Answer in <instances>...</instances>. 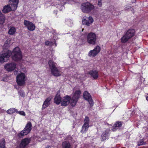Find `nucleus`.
<instances>
[{
	"label": "nucleus",
	"mask_w": 148,
	"mask_h": 148,
	"mask_svg": "<svg viewBox=\"0 0 148 148\" xmlns=\"http://www.w3.org/2000/svg\"><path fill=\"white\" fill-rule=\"evenodd\" d=\"M108 136V132H104L103 133L101 136V140L103 141L106 140Z\"/></svg>",
	"instance_id": "nucleus-32"
},
{
	"label": "nucleus",
	"mask_w": 148,
	"mask_h": 148,
	"mask_svg": "<svg viewBox=\"0 0 148 148\" xmlns=\"http://www.w3.org/2000/svg\"><path fill=\"white\" fill-rule=\"evenodd\" d=\"M89 127V125H83L82 127V130L81 132L82 133H84L85 132L87 131Z\"/></svg>",
	"instance_id": "nucleus-29"
},
{
	"label": "nucleus",
	"mask_w": 148,
	"mask_h": 148,
	"mask_svg": "<svg viewBox=\"0 0 148 148\" xmlns=\"http://www.w3.org/2000/svg\"><path fill=\"white\" fill-rule=\"evenodd\" d=\"M137 144L139 146L145 145V143L144 141L143 140H140L137 142Z\"/></svg>",
	"instance_id": "nucleus-35"
},
{
	"label": "nucleus",
	"mask_w": 148,
	"mask_h": 148,
	"mask_svg": "<svg viewBox=\"0 0 148 148\" xmlns=\"http://www.w3.org/2000/svg\"><path fill=\"white\" fill-rule=\"evenodd\" d=\"M16 32V28L14 27H11L9 29L8 34L10 35H13Z\"/></svg>",
	"instance_id": "nucleus-25"
},
{
	"label": "nucleus",
	"mask_w": 148,
	"mask_h": 148,
	"mask_svg": "<svg viewBox=\"0 0 148 148\" xmlns=\"http://www.w3.org/2000/svg\"><path fill=\"white\" fill-rule=\"evenodd\" d=\"M93 22V19L90 16L88 17H84L82 20V23L83 24L87 26H89Z\"/></svg>",
	"instance_id": "nucleus-12"
},
{
	"label": "nucleus",
	"mask_w": 148,
	"mask_h": 148,
	"mask_svg": "<svg viewBox=\"0 0 148 148\" xmlns=\"http://www.w3.org/2000/svg\"><path fill=\"white\" fill-rule=\"evenodd\" d=\"M89 118L87 116L86 117L84 121V124L83 125H89Z\"/></svg>",
	"instance_id": "nucleus-33"
},
{
	"label": "nucleus",
	"mask_w": 148,
	"mask_h": 148,
	"mask_svg": "<svg viewBox=\"0 0 148 148\" xmlns=\"http://www.w3.org/2000/svg\"><path fill=\"white\" fill-rule=\"evenodd\" d=\"M136 1V0H133V1L134 2V1Z\"/></svg>",
	"instance_id": "nucleus-45"
},
{
	"label": "nucleus",
	"mask_w": 148,
	"mask_h": 148,
	"mask_svg": "<svg viewBox=\"0 0 148 148\" xmlns=\"http://www.w3.org/2000/svg\"><path fill=\"white\" fill-rule=\"evenodd\" d=\"M64 2H62L61 3L60 1H58L57 2H56L55 4V6H56L57 8H59L60 7L61 9H60V10H62L64 8Z\"/></svg>",
	"instance_id": "nucleus-20"
},
{
	"label": "nucleus",
	"mask_w": 148,
	"mask_h": 148,
	"mask_svg": "<svg viewBox=\"0 0 148 148\" xmlns=\"http://www.w3.org/2000/svg\"><path fill=\"white\" fill-rule=\"evenodd\" d=\"M17 110L14 108H11L7 110V113L8 114H11L14 113H17Z\"/></svg>",
	"instance_id": "nucleus-28"
},
{
	"label": "nucleus",
	"mask_w": 148,
	"mask_h": 148,
	"mask_svg": "<svg viewBox=\"0 0 148 148\" xmlns=\"http://www.w3.org/2000/svg\"><path fill=\"white\" fill-rule=\"evenodd\" d=\"M121 122L118 121L114 124V127L112 129V130L113 131H115L118 127L121 126Z\"/></svg>",
	"instance_id": "nucleus-26"
},
{
	"label": "nucleus",
	"mask_w": 148,
	"mask_h": 148,
	"mask_svg": "<svg viewBox=\"0 0 148 148\" xmlns=\"http://www.w3.org/2000/svg\"><path fill=\"white\" fill-rule=\"evenodd\" d=\"M96 35L93 33H90L87 35V42L90 44L95 45L96 43Z\"/></svg>",
	"instance_id": "nucleus-7"
},
{
	"label": "nucleus",
	"mask_w": 148,
	"mask_h": 148,
	"mask_svg": "<svg viewBox=\"0 0 148 148\" xmlns=\"http://www.w3.org/2000/svg\"><path fill=\"white\" fill-rule=\"evenodd\" d=\"M31 139L29 138H25L22 139L19 145V148H25L30 143Z\"/></svg>",
	"instance_id": "nucleus-11"
},
{
	"label": "nucleus",
	"mask_w": 148,
	"mask_h": 148,
	"mask_svg": "<svg viewBox=\"0 0 148 148\" xmlns=\"http://www.w3.org/2000/svg\"><path fill=\"white\" fill-rule=\"evenodd\" d=\"M11 54L12 51L10 50L2 51L0 53V63L3 64L7 62Z\"/></svg>",
	"instance_id": "nucleus-2"
},
{
	"label": "nucleus",
	"mask_w": 148,
	"mask_h": 148,
	"mask_svg": "<svg viewBox=\"0 0 148 148\" xmlns=\"http://www.w3.org/2000/svg\"><path fill=\"white\" fill-rule=\"evenodd\" d=\"M81 94V91L79 90L74 91L73 92V96L71 98V106H75L80 97Z\"/></svg>",
	"instance_id": "nucleus-5"
},
{
	"label": "nucleus",
	"mask_w": 148,
	"mask_h": 148,
	"mask_svg": "<svg viewBox=\"0 0 148 148\" xmlns=\"http://www.w3.org/2000/svg\"><path fill=\"white\" fill-rule=\"evenodd\" d=\"M101 47L98 45L94 49L90 50L88 53V56L90 57H94L96 56L100 52Z\"/></svg>",
	"instance_id": "nucleus-9"
},
{
	"label": "nucleus",
	"mask_w": 148,
	"mask_h": 148,
	"mask_svg": "<svg viewBox=\"0 0 148 148\" xmlns=\"http://www.w3.org/2000/svg\"><path fill=\"white\" fill-rule=\"evenodd\" d=\"M11 55L12 60L16 62L20 61L23 58L21 51L18 47H16L13 49Z\"/></svg>",
	"instance_id": "nucleus-1"
},
{
	"label": "nucleus",
	"mask_w": 148,
	"mask_h": 148,
	"mask_svg": "<svg viewBox=\"0 0 148 148\" xmlns=\"http://www.w3.org/2000/svg\"><path fill=\"white\" fill-rule=\"evenodd\" d=\"M32 125L31 122H28L26 125L24 130L18 134V136L19 138L23 137L24 136L28 134L32 130Z\"/></svg>",
	"instance_id": "nucleus-3"
},
{
	"label": "nucleus",
	"mask_w": 148,
	"mask_h": 148,
	"mask_svg": "<svg viewBox=\"0 0 148 148\" xmlns=\"http://www.w3.org/2000/svg\"><path fill=\"white\" fill-rule=\"evenodd\" d=\"M11 39L8 38L5 41L3 46V49H6L10 47L11 44Z\"/></svg>",
	"instance_id": "nucleus-24"
},
{
	"label": "nucleus",
	"mask_w": 148,
	"mask_h": 148,
	"mask_svg": "<svg viewBox=\"0 0 148 148\" xmlns=\"http://www.w3.org/2000/svg\"><path fill=\"white\" fill-rule=\"evenodd\" d=\"M2 13L1 12V11L0 10V14Z\"/></svg>",
	"instance_id": "nucleus-44"
},
{
	"label": "nucleus",
	"mask_w": 148,
	"mask_h": 148,
	"mask_svg": "<svg viewBox=\"0 0 148 148\" xmlns=\"http://www.w3.org/2000/svg\"><path fill=\"white\" fill-rule=\"evenodd\" d=\"M5 15L2 13L0 14V24H3L5 22Z\"/></svg>",
	"instance_id": "nucleus-27"
},
{
	"label": "nucleus",
	"mask_w": 148,
	"mask_h": 148,
	"mask_svg": "<svg viewBox=\"0 0 148 148\" xmlns=\"http://www.w3.org/2000/svg\"><path fill=\"white\" fill-rule=\"evenodd\" d=\"M5 141L4 140H2L0 143V148H5Z\"/></svg>",
	"instance_id": "nucleus-34"
},
{
	"label": "nucleus",
	"mask_w": 148,
	"mask_h": 148,
	"mask_svg": "<svg viewBox=\"0 0 148 148\" xmlns=\"http://www.w3.org/2000/svg\"><path fill=\"white\" fill-rule=\"evenodd\" d=\"M71 97L69 95H66L62 99L61 105L63 106H66L70 104L71 105Z\"/></svg>",
	"instance_id": "nucleus-8"
},
{
	"label": "nucleus",
	"mask_w": 148,
	"mask_h": 148,
	"mask_svg": "<svg viewBox=\"0 0 148 148\" xmlns=\"http://www.w3.org/2000/svg\"><path fill=\"white\" fill-rule=\"evenodd\" d=\"M83 30H84V29H82V31L83 32Z\"/></svg>",
	"instance_id": "nucleus-43"
},
{
	"label": "nucleus",
	"mask_w": 148,
	"mask_h": 148,
	"mask_svg": "<svg viewBox=\"0 0 148 148\" xmlns=\"http://www.w3.org/2000/svg\"><path fill=\"white\" fill-rule=\"evenodd\" d=\"M10 4L12 6V10H15L18 7V0H8Z\"/></svg>",
	"instance_id": "nucleus-15"
},
{
	"label": "nucleus",
	"mask_w": 148,
	"mask_h": 148,
	"mask_svg": "<svg viewBox=\"0 0 148 148\" xmlns=\"http://www.w3.org/2000/svg\"><path fill=\"white\" fill-rule=\"evenodd\" d=\"M71 21L70 20H67V21H66V23L67 24L69 25V23H71Z\"/></svg>",
	"instance_id": "nucleus-40"
},
{
	"label": "nucleus",
	"mask_w": 148,
	"mask_h": 148,
	"mask_svg": "<svg viewBox=\"0 0 148 148\" xmlns=\"http://www.w3.org/2000/svg\"><path fill=\"white\" fill-rule=\"evenodd\" d=\"M98 5L99 7H101L102 5V3L101 2V0H98Z\"/></svg>",
	"instance_id": "nucleus-38"
},
{
	"label": "nucleus",
	"mask_w": 148,
	"mask_h": 148,
	"mask_svg": "<svg viewBox=\"0 0 148 148\" xmlns=\"http://www.w3.org/2000/svg\"><path fill=\"white\" fill-rule=\"evenodd\" d=\"M135 31L133 29H130L128 30L126 33V35L130 38L134 34Z\"/></svg>",
	"instance_id": "nucleus-19"
},
{
	"label": "nucleus",
	"mask_w": 148,
	"mask_h": 148,
	"mask_svg": "<svg viewBox=\"0 0 148 148\" xmlns=\"http://www.w3.org/2000/svg\"><path fill=\"white\" fill-rule=\"evenodd\" d=\"M18 93L19 95L22 97H24L25 96V93L23 91L20 90L18 92Z\"/></svg>",
	"instance_id": "nucleus-36"
},
{
	"label": "nucleus",
	"mask_w": 148,
	"mask_h": 148,
	"mask_svg": "<svg viewBox=\"0 0 148 148\" xmlns=\"http://www.w3.org/2000/svg\"><path fill=\"white\" fill-rule=\"evenodd\" d=\"M71 145L69 143L64 142L62 143V148H70Z\"/></svg>",
	"instance_id": "nucleus-31"
},
{
	"label": "nucleus",
	"mask_w": 148,
	"mask_h": 148,
	"mask_svg": "<svg viewBox=\"0 0 148 148\" xmlns=\"http://www.w3.org/2000/svg\"><path fill=\"white\" fill-rule=\"evenodd\" d=\"M89 74L93 78L95 79H97L98 77V72L96 71H92L89 72Z\"/></svg>",
	"instance_id": "nucleus-23"
},
{
	"label": "nucleus",
	"mask_w": 148,
	"mask_h": 148,
	"mask_svg": "<svg viewBox=\"0 0 148 148\" xmlns=\"http://www.w3.org/2000/svg\"><path fill=\"white\" fill-rule=\"evenodd\" d=\"M52 74L55 76H59L61 75V73L57 68H55L51 71Z\"/></svg>",
	"instance_id": "nucleus-21"
},
{
	"label": "nucleus",
	"mask_w": 148,
	"mask_h": 148,
	"mask_svg": "<svg viewBox=\"0 0 148 148\" xmlns=\"http://www.w3.org/2000/svg\"><path fill=\"white\" fill-rule=\"evenodd\" d=\"M12 5H11L12 7H11L9 5H5L3 7V8L2 10L3 13H6L11 10H12ZM13 10L14 11V10Z\"/></svg>",
	"instance_id": "nucleus-16"
},
{
	"label": "nucleus",
	"mask_w": 148,
	"mask_h": 148,
	"mask_svg": "<svg viewBox=\"0 0 148 148\" xmlns=\"http://www.w3.org/2000/svg\"><path fill=\"white\" fill-rule=\"evenodd\" d=\"M62 99L60 94H57L54 98V102L57 105L61 104Z\"/></svg>",
	"instance_id": "nucleus-18"
},
{
	"label": "nucleus",
	"mask_w": 148,
	"mask_h": 148,
	"mask_svg": "<svg viewBox=\"0 0 148 148\" xmlns=\"http://www.w3.org/2000/svg\"><path fill=\"white\" fill-rule=\"evenodd\" d=\"M95 8L94 6L89 3H84L81 5V8L83 12L88 13L90 12Z\"/></svg>",
	"instance_id": "nucleus-6"
},
{
	"label": "nucleus",
	"mask_w": 148,
	"mask_h": 148,
	"mask_svg": "<svg viewBox=\"0 0 148 148\" xmlns=\"http://www.w3.org/2000/svg\"><path fill=\"white\" fill-rule=\"evenodd\" d=\"M24 24L29 31H33L35 29L36 27L34 24L29 21L24 20Z\"/></svg>",
	"instance_id": "nucleus-13"
},
{
	"label": "nucleus",
	"mask_w": 148,
	"mask_h": 148,
	"mask_svg": "<svg viewBox=\"0 0 148 148\" xmlns=\"http://www.w3.org/2000/svg\"><path fill=\"white\" fill-rule=\"evenodd\" d=\"M129 39L130 38L125 34L121 38V42L122 43H125L128 41Z\"/></svg>",
	"instance_id": "nucleus-30"
},
{
	"label": "nucleus",
	"mask_w": 148,
	"mask_h": 148,
	"mask_svg": "<svg viewBox=\"0 0 148 148\" xmlns=\"http://www.w3.org/2000/svg\"><path fill=\"white\" fill-rule=\"evenodd\" d=\"M45 44L47 45H51V42L49 41H47L45 42Z\"/></svg>",
	"instance_id": "nucleus-39"
},
{
	"label": "nucleus",
	"mask_w": 148,
	"mask_h": 148,
	"mask_svg": "<svg viewBox=\"0 0 148 148\" xmlns=\"http://www.w3.org/2000/svg\"><path fill=\"white\" fill-rule=\"evenodd\" d=\"M48 64L51 71L57 68L56 67V64L52 60L49 61L48 62Z\"/></svg>",
	"instance_id": "nucleus-22"
},
{
	"label": "nucleus",
	"mask_w": 148,
	"mask_h": 148,
	"mask_svg": "<svg viewBox=\"0 0 148 148\" xmlns=\"http://www.w3.org/2000/svg\"><path fill=\"white\" fill-rule=\"evenodd\" d=\"M84 99L88 101L91 106H92L93 104V101L91 98L90 94L87 92L85 91L83 94Z\"/></svg>",
	"instance_id": "nucleus-14"
},
{
	"label": "nucleus",
	"mask_w": 148,
	"mask_h": 148,
	"mask_svg": "<svg viewBox=\"0 0 148 148\" xmlns=\"http://www.w3.org/2000/svg\"><path fill=\"white\" fill-rule=\"evenodd\" d=\"M16 113L19 114L23 116H25V112L23 111H17Z\"/></svg>",
	"instance_id": "nucleus-37"
},
{
	"label": "nucleus",
	"mask_w": 148,
	"mask_h": 148,
	"mask_svg": "<svg viewBox=\"0 0 148 148\" xmlns=\"http://www.w3.org/2000/svg\"><path fill=\"white\" fill-rule=\"evenodd\" d=\"M16 64L14 62L8 63L5 64L4 68L6 70L8 71H12L16 68Z\"/></svg>",
	"instance_id": "nucleus-10"
},
{
	"label": "nucleus",
	"mask_w": 148,
	"mask_h": 148,
	"mask_svg": "<svg viewBox=\"0 0 148 148\" xmlns=\"http://www.w3.org/2000/svg\"><path fill=\"white\" fill-rule=\"evenodd\" d=\"M51 99V97H49L45 99L42 106V110L46 108L49 106L50 104V101Z\"/></svg>",
	"instance_id": "nucleus-17"
},
{
	"label": "nucleus",
	"mask_w": 148,
	"mask_h": 148,
	"mask_svg": "<svg viewBox=\"0 0 148 148\" xmlns=\"http://www.w3.org/2000/svg\"><path fill=\"white\" fill-rule=\"evenodd\" d=\"M46 148H51V147L50 146H48Z\"/></svg>",
	"instance_id": "nucleus-42"
},
{
	"label": "nucleus",
	"mask_w": 148,
	"mask_h": 148,
	"mask_svg": "<svg viewBox=\"0 0 148 148\" xmlns=\"http://www.w3.org/2000/svg\"><path fill=\"white\" fill-rule=\"evenodd\" d=\"M146 99L147 100H148V96L146 97Z\"/></svg>",
	"instance_id": "nucleus-41"
},
{
	"label": "nucleus",
	"mask_w": 148,
	"mask_h": 148,
	"mask_svg": "<svg viewBox=\"0 0 148 148\" xmlns=\"http://www.w3.org/2000/svg\"><path fill=\"white\" fill-rule=\"evenodd\" d=\"M26 79L27 77L25 73H22L18 75L16 77V82L19 86L25 85Z\"/></svg>",
	"instance_id": "nucleus-4"
}]
</instances>
